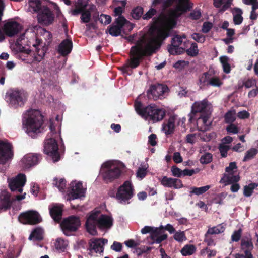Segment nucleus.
Instances as JSON below:
<instances>
[{
    "mask_svg": "<svg viewBox=\"0 0 258 258\" xmlns=\"http://www.w3.org/2000/svg\"><path fill=\"white\" fill-rule=\"evenodd\" d=\"M174 5L168 16L160 17L150 29L149 33L140 38L136 45L131 48L130 67H137L144 55H151L158 49L161 42L169 36V31L176 24V18L191 9L193 4L189 0H166L165 5Z\"/></svg>",
    "mask_w": 258,
    "mask_h": 258,
    "instance_id": "nucleus-1",
    "label": "nucleus"
},
{
    "mask_svg": "<svg viewBox=\"0 0 258 258\" xmlns=\"http://www.w3.org/2000/svg\"><path fill=\"white\" fill-rule=\"evenodd\" d=\"M112 220L110 217L102 214L99 210H94L87 216L86 228L88 233L92 235L97 234V227L100 229L110 228Z\"/></svg>",
    "mask_w": 258,
    "mask_h": 258,
    "instance_id": "nucleus-2",
    "label": "nucleus"
},
{
    "mask_svg": "<svg viewBox=\"0 0 258 258\" xmlns=\"http://www.w3.org/2000/svg\"><path fill=\"white\" fill-rule=\"evenodd\" d=\"M50 133L47 135L44 145V152L49 156L53 161L55 162L60 159V155L58 151V147L56 140L60 138V131L59 125H55L50 120L49 126Z\"/></svg>",
    "mask_w": 258,
    "mask_h": 258,
    "instance_id": "nucleus-3",
    "label": "nucleus"
},
{
    "mask_svg": "<svg viewBox=\"0 0 258 258\" xmlns=\"http://www.w3.org/2000/svg\"><path fill=\"white\" fill-rule=\"evenodd\" d=\"M22 124L25 132L33 137L35 134L40 133L42 130V116L38 110H29L23 117Z\"/></svg>",
    "mask_w": 258,
    "mask_h": 258,
    "instance_id": "nucleus-4",
    "label": "nucleus"
},
{
    "mask_svg": "<svg viewBox=\"0 0 258 258\" xmlns=\"http://www.w3.org/2000/svg\"><path fill=\"white\" fill-rule=\"evenodd\" d=\"M125 5L126 0H114V6L118 5L114 9V16H118L114 23V36H118L122 32L130 31L133 28V25L121 15Z\"/></svg>",
    "mask_w": 258,
    "mask_h": 258,
    "instance_id": "nucleus-5",
    "label": "nucleus"
},
{
    "mask_svg": "<svg viewBox=\"0 0 258 258\" xmlns=\"http://www.w3.org/2000/svg\"><path fill=\"white\" fill-rule=\"evenodd\" d=\"M44 32V34L47 36L50 35L48 31L42 29L39 26L36 25L30 26L17 39V43L18 45H22L27 44L28 45H32L34 48L38 47V45H43L41 40H40L37 36V33Z\"/></svg>",
    "mask_w": 258,
    "mask_h": 258,
    "instance_id": "nucleus-6",
    "label": "nucleus"
},
{
    "mask_svg": "<svg viewBox=\"0 0 258 258\" xmlns=\"http://www.w3.org/2000/svg\"><path fill=\"white\" fill-rule=\"evenodd\" d=\"M135 108L137 113L143 118L154 123L162 120L165 115V110L155 105L142 108L141 103L138 101L135 102Z\"/></svg>",
    "mask_w": 258,
    "mask_h": 258,
    "instance_id": "nucleus-7",
    "label": "nucleus"
},
{
    "mask_svg": "<svg viewBox=\"0 0 258 258\" xmlns=\"http://www.w3.org/2000/svg\"><path fill=\"white\" fill-rule=\"evenodd\" d=\"M32 50L23 47L19 55L20 58L29 64L41 61L45 54L46 48L43 45H38V47Z\"/></svg>",
    "mask_w": 258,
    "mask_h": 258,
    "instance_id": "nucleus-8",
    "label": "nucleus"
},
{
    "mask_svg": "<svg viewBox=\"0 0 258 258\" xmlns=\"http://www.w3.org/2000/svg\"><path fill=\"white\" fill-rule=\"evenodd\" d=\"M6 98L10 105L17 108L25 104L27 99V94L23 90L11 89L6 93Z\"/></svg>",
    "mask_w": 258,
    "mask_h": 258,
    "instance_id": "nucleus-9",
    "label": "nucleus"
},
{
    "mask_svg": "<svg viewBox=\"0 0 258 258\" xmlns=\"http://www.w3.org/2000/svg\"><path fill=\"white\" fill-rule=\"evenodd\" d=\"M240 179L235 162H231L225 169V173L220 180L225 185L238 182Z\"/></svg>",
    "mask_w": 258,
    "mask_h": 258,
    "instance_id": "nucleus-10",
    "label": "nucleus"
},
{
    "mask_svg": "<svg viewBox=\"0 0 258 258\" xmlns=\"http://www.w3.org/2000/svg\"><path fill=\"white\" fill-rule=\"evenodd\" d=\"M134 195L133 185L131 181H126L118 188L116 195V198L120 203H128V201L133 197Z\"/></svg>",
    "mask_w": 258,
    "mask_h": 258,
    "instance_id": "nucleus-11",
    "label": "nucleus"
},
{
    "mask_svg": "<svg viewBox=\"0 0 258 258\" xmlns=\"http://www.w3.org/2000/svg\"><path fill=\"white\" fill-rule=\"evenodd\" d=\"M186 119L184 117L180 118L177 115H171L166 122L162 125V131L167 135L172 134L176 126H181L185 127Z\"/></svg>",
    "mask_w": 258,
    "mask_h": 258,
    "instance_id": "nucleus-12",
    "label": "nucleus"
},
{
    "mask_svg": "<svg viewBox=\"0 0 258 258\" xmlns=\"http://www.w3.org/2000/svg\"><path fill=\"white\" fill-rule=\"evenodd\" d=\"M61 226L64 234L68 236L69 232H74L78 229L80 226V220L78 217L70 216L63 221Z\"/></svg>",
    "mask_w": 258,
    "mask_h": 258,
    "instance_id": "nucleus-13",
    "label": "nucleus"
},
{
    "mask_svg": "<svg viewBox=\"0 0 258 258\" xmlns=\"http://www.w3.org/2000/svg\"><path fill=\"white\" fill-rule=\"evenodd\" d=\"M167 91L168 87L166 85L160 84L153 85L148 90L147 96L149 99L156 100L164 98Z\"/></svg>",
    "mask_w": 258,
    "mask_h": 258,
    "instance_id": "nucleus-14",
    "label": "nucleus"
},
{
    "mask_svg": "<svg viewBox=\"0 0 258 258\" xmlns=\"http://www.w3.org/2000/svg\"><path fill=\"white\" fill-rule=\"evenodd\" d=\"M211 104L207 100L195 102L192 106V111L189 114V121H191L195 113H204L209 115L211 111Z\"/></svg>",
    "mask_w": 258,
    "mask_h": 258,
    "instance_id": "nucleus-15",
    "label": "nucleus"
},
{
    "mask_svg": "<svg viewBox=\"0 0 258 258\" xmlns=\"http://www.w3.org/2000/svg\"><path fill=\"white\" fill-rule=\"evenodd\" d=\"M19 220L25 224H36L41 222V218L37 212L31 210L21 214Z\"/></svg>",
    "mask_w": 258,
    "mask_h": 258,
    "instance_id": "nucleus-16",
    "label": "nucleus"
},
{
    "mask_svg": "<svg viewBox=\"0 0 258 258\" xmlns=\"http://www.w3.org/2000/svg\"><path fill=\"white\" fill-rule=\"evenodd\" d=\"M12 145L6 141H0V164H5L13 156Z\"/></svg>",
    "mask_w": 258,
    "mask_h": 258,
    "instance_id": "nucleus-17",
    "label": "nucleus"
},
{
    "mask_svg": "<svg viewBox=\"0 0 258 258\" xmlns=\"http://www.w3.org/2000/svg\"><path fill=\"white\" fill-rule=\"evenodd\" d=\"M42 8L37 15L38 21L42 25H49L54 21V15L47 7Z\"/></svg>",
    "mask_w": 258,
    "mask_h": 258,
    "instance_id": "nucleus-18",
    "label": "nucleus"
},
{
    "mask_svg": "<svg viewBox=\"0 0 258 258\" xmlns=\"http://www.w3.org/2000/svg\"><path fill=\"white\" fill-rule=\"evenodd\" d=\"M182 38H185V36L177 35L173 38L171 44L168 47V51L171 54H179L183 52L185 48L182 46Z\"/></svg>",
    "mask_w": 258,
    "mask_h": 258,
    "instance_id": "nucleus-19",
    "label": "nucleus"
},
{
    "mask_svg": "<svg viewBox=\"0 0 258 258\" xmlns=\"http://www.w3.org/2000/svg\"><path fill=\"white\" fill-rule=\"evenodd\" d=\"M26 181V178L24 174H18L16 177L11 179L9 182L11 190L13 191L22 192Z\"/></svg>",
    "mask_w": 258,
    "mask_h": 258,
    "instance_id": "nucleus-20",
    "label": "nucleus"
},
{
    "mask_svg": "<svg viewBox=\"0 0 258 258\" xmlns=\"http://www.w3.org/2000/svg\"><path fill=\"white\" fill-rule=\"evenodd\" d=\"M70 188L71 189L70 192L71 199H76L84 196L86 188L83 186L82 182L72 181L70 184Z\"/></svg>",
    "mask_w": 258,
    "mask_h": 258,
    "instance_id": "nucleus-21",
    "label": "nucleus"
},
{
    "mask_svg": "<svg viewBox=\"0 0 258 258\" xmlns=\"http://www.w3.org/2000/svg\"><path fill=\"white\" fill-rule=\"evenodd\" d=\"M21 28V26L18 22L14 21H8L5 24L3 30L7 36L13 37L17 34Z\"/></svg>",
    "mask_w": 258,
    "mask_h": 258,
    "instance_id": "nucleus-22",
    "label": "nucleus"
},
{
    "mask_svg": "<svg viewBox=\"0 0 258 258\" xmlns=\"http://www.w3.org/2000/svg\"><path fill=\"white\" fill-rule=\"evenodd\" d=\"M112 161H107L102 165V167L101 168L100 173L102 175L104 180L106 183L111 182L112 181Z\"/></svg>",
    "mask_w": 258,
    "mask_h": 258,
    "instance_id": "nucleus-23",
    "label": "nucleus"
},
{
    "mask_svg": "<svg viewBox=\"0 0 258 258\" xmlns=\"http://www.w3.org/2000/svg\"><path fill=\"white\" fill-rule=\"evenodd\" d=\"M161 184L166 187H173L175 189L181 188L183 186L181 180L164 176L160 180Z\"/></svg>",
    "mask_w": 258,
    "mask_h": 258,
    "instance_id": "nucleus-24",
    "label": "nucleus"
},
{
    "mask_svg": "<svg viewBox=\"0 0 258 258\" xmlns=\"http://www.w3.org/2000/svg\"><path fill=\"white\" fill-rule=\"evenodd\" d=\"M105 241L107 242V240L101 239H92L90 240L89 242V249L91 252H95L96 253L101 254L104 250V245Z\"/></svg>",
    "mask_w": 258,
    "mask_h": 258,
    "instance_id": "nucleus-25",
    "label": "nucleus"
},
{
    "mask_svg": "<svg viewBox=\"0 0 258 258\" xmlns=\"http://www.w3.org/2000/svg\"><path fill=\"white\" fill-rule=\"evenodd\" d=\"M40 159V156L38 154H28L24 156L21 162L25 168H28L36 165Z\"/></svg>",
    "mask_w": 258,
    "mask_h": 258,
    "instance_id": "nucleus-26",
    "label": "nucleus"
},
{
    "mask_svg": "<svg viewBox=\"0 0 258 258\" xmlns=\"http://www.w3.org/2000/svg\"><path fill=\"white\" fill-rule=\"evenodd\" d=\"M73 48V43L70 39H66L61 42L58 45V51L62 56L69 54Z\"/></svg>",
    "mask_w": 258,
    "mask_h": 258,
    "instance_id": "nucleus-27",
    "label": "nucleus"
},
{
    "mask_svg": "<svg viewBox=\"0 0 258 258\" xmlns=\"http://www.w3.org/2000/svg\"><path fill=\"white\" fill-rule=\"evenodd\" d=\"M240 247L243 252H251L253 248V245L251 236L249 234L242 237L241 240Z\"/></svg>",
    "mask_w": 258,
    "mask_h": 258,
    "instance_id": "nucleus-28",
    "label": "nucleus"
},
{
    "mask_svg": "<svg viewBox=\"0 0 258 258\" xmlns=\"http://www.w3.org/2000/svg\"><path fill=\"white\" fill-rule=\"evenodd\" d=\"M211 123V121L209 119V115L201 114L197 121L198 129L202 131H206L208 129Z\"/></svg>",
    "mask_w": 258,
    "mask_h": 258,
    "instance_id": "nucleus-29",
    "label": "nucleus"
},
{
    "mask_svg": "<svg viewBox=\"0 0 258 258\" xmlns=\"http://www.w3.org/2000/svg\"><path fill=\"white\" fill-rule=\"evenodd\" d=\"M11 205L10 194L7 191H2L0 195V208L6 210L10 207Z\"/></svg>",
    "mask_w": 258,
    "mask_h": 258,
    "instance_id": "nucleus-30",
    "label": "nucleus"
},
{
    "mask_svg": "<svg viewBox=\"0 0 258 258\" xmlns=\"http://www.w3.org/2000/svg\"><path fill=\"white\" fill-rule=\"evenodd\" d=\"M89 0H77L75 3V9L72 10L73 15H77L85 10L88 5Z\"/></svg>",
    "mask_w": 258,
    "mask_h": 258,
    "instance_id": "nucleus-31",
    "label": "nucleus"
},
{
    "mask_svg": "<svg viewBox=\"0 0 258 258\" xmlns=\"http://www.w3.org/2000/svg\"><path fill=\"white\" fill-rule=\"evenodd\" d=\"M125 171L124 164L118 160H114V178H117Z\"/></svg>",
    "mask_w": 258,
    "mask_h": 258,
    "instance_id": "nucleus-32",
    "label": "nucleus"
},
{
    "mask_svg": "<svg viewBox=\"0 0 258 258\" xmlns=\"http://www.w3.org/2000/svg\"><path fill=\"white\" fill-rule=\"evenodd\" d=\"M153 229L151 237L155 242L160 243L167 238V235L166 234H161V230L159 228L154 227Z\"/></svg>",
    "mask_w": 258,
    "mask_h": 258,
    "instance_id": "nucleus-33",
    "label": "nucleus"
},
{
    "mask_svg": "<svg viewBox=\"0 0 258 258\" xmlns=\"http://www.w3.org/2000/svg\"><path fill=\"white\" fill-rule=\"evenodd\" d=\"M43 0H30L29 7L30 11L34 12H39L43 7H46L43 5Z\"/></svg>",
    "mask_w": 258,
    "mask_h": 258,
    "instance_id": "nucleus-34",
    "label": "nucleus"
},
{
    "mask_svg": "<svg viewBox=\"0 0 258 258\" xmlns=\"http://www.w3.org/2000/svg\"><path fill=\"white\" fill-rule=\"evenodd\" d=\"M62 206H54L50 210V214L51 217L56 221H59L62 216Z\"/></svg>",
    "mask_w": 258,
    "mask_h": 258,
    "instance_id": "nucleus-35",
    "label": "nucleus"
},
{
    "mask_svg": "<svg viewBox=\"0 0 258 258\" xmlns=\"http://www.w3.org/2000/svg\"><path fill=\"white\" fill-rule=\"evenodd\" d=\"M233 0H214L215 7L219 8L220 11H225L231 5Z\"/></svg>",
    "mask_w": 258,
    "mask_h": 258,
    "instance_id": "nucleus-36",
    "label": "nucleus"
},
{
    "mask_svg": "<svg viewBox=\"0 0 258 258\" xmlns=\"http://www.w3.org/2000/svg\"><path fill=\"white\" fill-rule=\"evenodd\" d=\"M210 187V185H209L200 187H190L189 195L190 196H192L193 195H201L208 191Z\"/></svg>",
    "mask_w": 258,
    "mask_h": 258,
    "instance_id": "nucleus-37",
    "label": "nucleus"
},
{
    "mask_svg": "<svg viewBox=\"0 0 258 258\" xmlns=\"http://www.w3.org/2000/svg\"><path fill=\"white\" fill-rule=\"evenodd\" d=\"M211 75L206 72L202 74L199 77V83L201 88L206 86H209V82L210 80Z\"/></svg>",
    "mask_w": 258,
    "mask_h": 258,
    "instance_id": "nucleus-38",
    "label": "nucleus"
},
{
    "mask_svg": "<svg viewBox=\"0 0 258 258\" xmlns=\"http://www.w3.org/2000/svg\"><path fill=\"white\" fill-rule=\"evenodd\" d=\"M242 11L239 8H235L233 11V21L236 25L241 24L243 21Z\"/></svg>",
    "mask_w": 258,
    "mask_h": 258,
    "instance_id": "nucleus-39",
    "label": "nucleus"
},
{
    "mask_svg": "<svg viewBox=\"0 0 258 258\" xmlns=\"http://www.w3.org/2000/svg\"><path fill=\"white\" fill-rule=\"evenodd\" d=\"M43 231L41 228H37L34 230L29 237L30 240H40L43 238Z\"/></svg>",
    "mask_w": 258,
    "mask_h": 258,
    "instance_id": "nucleus-40",
    "label": "nucleus"
},
{
    "mask_svg": "<svg viewBox=\"0 0 258 258\" xmlns=\"http://www.w3.org/2000/svg\"><path fill=\"white\" fill-rule=\"evenodd\" d=\"M224 227L221 224L215 227L209 228L206 233V236L207 237L209 235L218 234L220 233H222L224 232Z\"/></svg>",
    "mask_w": 258,
    "mask_h": 258,
    "instance_id": "nucleus-41",
    "label": "nucleus"
},
{
    "mask_svg": "<svg viewBox=\"0 0 258 258\" xmlns=\"http://www.w3.org/2000/svg\"><path fill=\"white\" fill-rule=\"evenodd\" d=\"M148 168V165L147 164H141L137 172V177L140 180L144 178L147 174Z\"/></svg>",
    "mask_w": 258,
    "mask_h": 258,
    "instance_id": "nucleus-42",
    "label": "nucleus"
},
{
    "mask_svg": "<svg viewBox=\"0 0 258 258\" xmlns=\"http://www.w3.org/2000/svg\"><path fill=\"white\" fill-rule=\"evenodd\" d=\"M196 249L194 245L187 244L182 248L181 252L183 256L190 255L195 252Z\"/></svg>",
    "mask_w": 258,
    "mask_h": 258,
    "instance_id": "nucleus-43",
    "label": "nucleus"
},
{
    "mask_svg": "<svg viewBox=\"0 0 258 258\" xmlns=\"http://www.w3.org/2000/svg\"><path fill=\"white\" fill-rule=\"evenodd\" d=\"M220 60L222 65L224 72L227 74L230 73L231 69L229 64V58L227 56H223L220 57Z\"/></svg>",
    "mask_w": 258,
    "mask_h": 258,
    "instance_id": "nucleus-44",
    "label": "nucleus"
},
{
    "mask_svg": "<svg viewBox=\"0 0 258 258\" xmlns=\"http://www.w3.org/2000/svg\"><path fill=\"white\" fill-rule=\"evenodd\" d=\"M53 184L60 191H63L66 185V182L63 178L58 179L54 178Z\"/></svg>",
    "mask_w": 258,
    "mask_h": 258,
    "instance_id": "nucleus-45",
    "label": "nucleus"
},
{
    "mask_svg": "<svg viewBox=\"0 0 258 258\" xmlns=\"http://www.w3.org/2000/svg\"><path fill=\"white\" fill-rule=\"evenodd\" d=\"M258 153V150L255 148H251L245 153L243 161L245 162L252 159Z\"/></svg>",
    "mask_w": 258,
    "mask_h": 258,
    "instance_id": "nucleus-46",
    "label": "nucleus"
},
{
    "mask_svg": "<svg viewBox=\"0 0 258 258\" xmlns=\"http://www.w3.org/2000/svg\"><path fill=\"white\" fill-rule=\"evenodd\" d=\"M222 85V82L220 79L217 76H211L209 82V86L215 87H219Z\"/></svg>",
    "mask_w": 258,
    "mask_h": 258,
    "instance_id": "nucleus-47",
    "label": "nucleus"
},
{
    "mask_svg": "<svg viewBox=\"0 0 258 258\" xmlns=\"http://www.w3.org/2000/svg\"><path fill=\"white\" fill-rule=\"evenodd\" d=\"M257 186V184L256 183H250L248 185H246L244 187L243 194L246 197H250L254 188Z\"/></svg>",
    "mask_w": 258,
    "mask_h": 258,
    "instance_id": "nucleus-48",
    "label": "nucleus"
},
{
    "mask_svg": "<svg viewBox=\"0 0 258 258\" xmlns=\"http://www.w3.org/2000/svg\"><path fill=\"white\" fill-rule=\"evenodd\" d=\"M201 139L204 142H209L216 137V134L214 132L202 133L198 135Z\"/></svg>",
    "mask_w": 258,
    "mask_h": 258,
    "instance_id": "nucleus-49",
    "label": "nucleus"
},
{
    "mask_svg": "<svg viewBox=\"0 0 258 258\" xmlns=\"http://www.w3.org/2000/svg\"><path fill=\"white\" fill-rule=\"evenodd\" d=\"M236 112L234 110L228 111L225 115V120L226 123H231L236 119Z\"/></svg>",
    "mask_w": 258,
    "mask_h": 258,
    "instance_id": "nucleus-50",
    "label": "nucleus"
},
{
    "mask_svg": "<svg viewBox=\"0 0 258 258\" xmlns=\"http://www.w3.org/2000/svg\"><path fill=\"white\" fill-rule=\"evenodd\" d=\"M68 246V242L61 238H58L55 243L57 249L63 251Z\"/></svg>",
    "mask_w": 258,
    "mask_h": 258,
    "instance_id": "nucleus-51",
    "label": "nucleus"
},
{
    "mask_svg": "<svg viewBox=\"0 0 258 258\" xmlns=\"http://www.w3.org/2000/svg\"><path fill=\"white\" fill-rule=\"evenodd\" d=\"M174 239L179 242H182L186 240V237L184 231H176L174 234Z\"/></svg>",
    "mask_w": 258,
    "mask_h": 258,
    "instance_id": "nucleus-52",
    "label": "nucleus"
},
{
    "mask_svg": "<svg viewBox=\"0 0 258 258\" xmlns=\"http://www.w3.org/2000/svg\"><path fill=\"white\" fill-rule=\"evenodd\" d=\"M186 52L187 54L191 56H196L199 52L197 44L196 43H193L191 44L190 47L187 49Z\"/></svg>",
    "mask_w": 258,
    "mask_h": 258,
    "instance_id": "nucleus-53",
    "label": "nucleus"
},
{
    "mask_svg": "<svg viewBox=\"0 0 258 258\" xmlns=\"http://www.w3.org/2000/svg\"><path fill=\"white\" fill-rule=\"evenodd\" d=\"M143 14V9L141 7H137L132 12V17L136 19H139Z\"/></svg>",
    "mask_w": 258,
    "mask_h": 258,
    "instance_id": "nucleus-54",
    "label": "nucleus"
},
{
    "mask_svg": "<svg viewBox=\"0 0 258 258\" xmlns=\"http://www.w3.org/2000/svg\"><path fill=\"white\" fill-rule=\"evenodd\" d=\"M81 20L82 23H88L91 18V13L89 11L84 10L81 13Z\"/></svg>",
    "mask_w": 258,
    "mask_h": 258,
    "instance_id": "nucleus-55",
    "label": "nucleus"
},
{
    "mask_svg": "<svg viewBox=\"0 0 258 258\" xmlns=\"http://www.w3.org/2000/svg\"><path fill=\"white\" fill-rule=\"evenodd\" d=\"M98 20L101 23L107 25L110 23L111 17L107 15L101 14L99 17Z\"/></svg>",
    "mask_w": 258,
    "mask_h": 258,
    "instance_id": "nucleus-56",
    "label": "nucleus"
},
{
    "mask_svg": "<svg viewBox=\"0 0 258 258\" xmlns=\"http://www.w3.org/2000/svg\"><path fill=\"white\" fill-rule=\"evenodd\" d=\"M212 158V155L210 153H207L201 156L200 162L202 164H207L211 161Z\"/></svg>",
    "mask_w": 258,
    "mask_h": 258,
    "instance_id": "nucleus-57",
    "label": "nucleus"
},
{
    "mask_svg": "<svg viewBox=\"0 0 258 258\" xmlns=\"http://www.w3.org/2000/svg\"><path fill=\"white\" fill-rule=\"evenodd\" d=\"M227 195V194L226 192H222L217 195L214 199L215 203L218 204H222L223 200L226 198Z\"/></svg>",
    "mask_w": 258,
    "mask_h": 258,
    "instance_id": "nucleus-58",
    "label": "nucleus"
},
{
    "mask_svg": "<svg viewBox=\"0 0 258 258\" xmlns=\"http://www.w3.org/2000/svg\"><path fill=\"white\" fill-rule=\"evenodd\" d=\"M198 136L196 134H188L186 137V142L188 143L194 144L197 141Z\"/></svg>",
    "mask_w": 258,
    "mask_h": 258,
    "instance_id": "nucleus-59",
    "label": "nucleus"
},
{
    "mask_svg": "<svg viewBox=\"0 0 258 258\" xmlns=\"http://www.w3.org/2000/svg\"><path fill=\"white\" fill-rule=\"evenodd\" d=\"M229 149V146L227 145L221 144L219 146V150L221 155L222 157H225L227 156V151Z\"/></svg>",
    "mask_w": 258,
    "mask_h": 258,
    "instance_id": "nucleus-60",
    "label": "nucleus"
},
{
    "mask_svg": "<svg viewBox=\"0 0 258 258\" xmlns=\"http://www.w3.org/2000/svg\"><path fill=\"white\" fill-rule=\"evenodd\" d=\"M189 65V62L185 60L177 61L174 64V67L176 69H181Z\"/></svg>",
    "mask_w": 258,
    "mask_h": 258,
    "instance_id": "nucleus-61",
    "label": "nucleus"
},
{
    "mask_svg": "<svg viewBox=\"0 0 258 258\" xmlns=\"http://www.w3.org/2000/svg\"><path fill=\"white\" fill-rule=\"evenodd\" d=\"M192 38L198 42L203 43L205 41V37L199 33H194L191 35Z\"/></svg>",
    "mask_w": 258,
    "mask_h": 258,
    "instance_id": "nucleus-62",
    "label": "nucleus"
},
{
    "mask_svg": "<svg viewBox=\"0 0 258 258\" xmlns=\"http://www.w3.org/2000/svg\"><path fill=\"white\" fill-rule=\"evenodd\" d=\"M256 81L255 79L250 78L245 81L244 83V86L247 88H251L253 86H256Z\"/></svg>",
    "mask_w": 258,
    "mask_h": 258,
    "instance_id": "nucleus-63",
    "label": "nucleus"
},
{
    "mask_svg": "<svg viewBox=\"0 0 258 258\" xmlns=\"http://www.w3.org/2000/svg\"><path fill=\"white\" fill-rule=\"evenodd\" d=\"M171 171L174 176L177 177L182 176V170L176 166H172Z\"/></svg>",
    "mask_w": 258,
    "mask_h": 258,
    "instance_id": "nucleus-64",
    "label": "nucleus"
}]
</instances>
